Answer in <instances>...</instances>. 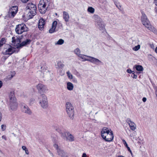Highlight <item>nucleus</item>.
<instances>
[{
	"mask_svg": "<svg viewBox=\"0 0 157 157\" xmlns=\"http://www.w3.org/2000/svg\"><path fill=\"white\" fill-rule=\"evenodd\" d=\"M101 135L102 138L106 142L112 141L113 139L112 131L106 127H103L101 132Z\"/></svg>",
	"mask_w": 157,
	"mask_h": 157,
	"instance_id": "nucleus-1",
	"label": "nucleus"
},
{
	"mask_svg": "<svg viewBox=\"0 0 157 157\" xmlns=\"http://www.w3.org/2000/svg\"><path fill=\"white\" fill-rule=\"evenodd\" d=\"M9 98V105L12 111L16 110L17 108L18 104L13 91H11L10 92Z\"/></svg>",
	"mask_w": 157,
	"mask_h": 157,
	"instance_id": "nucleus-2",
	"label": "nucleus"
},
{
	"mask_svg": "<svg viewBox=\"0 0 157 157\" xmlns=\"http://www.w3.org/2000/svg\"><path fill=\"white\" fill-rule=\"evenodd\" d=\"M26 8L29 10L27 14L29 19L32 18L36 14V5L32 3H29L26 6Z\"/></svg>",
	"mask_w": 157,
	"mask_h": 157,
	"instance_id": "nucleus-3",
	"label": "nucleus"
},
{
	"mask_svg": "<svg viewBox=\"0 0 157 157\" xmlns=\"http://www.w3.org/2000/svg\"><path fill=\"white\" fill-rule=\"evenodd\" d=\"M49 1L48 0H40L38 5L40 12L41 14L46 12L48 6Z\"/></svg>",
	"mask_w": 157,
	"mask_h": 157,
	"instance_id": "nucleus-4",
	"label": "nucleus"
},
{
	"mask_svg": "<svg viewBox=\"0 0 157 157\" xmlns=\"http://www.w3.org/2000/svg\"><path fill=\"white\" fill-rule=\"evenodd\" d=\"M67 113L70 118L73 120L74 118V108L72 104L69 102H67L65 104Z\"/></svg>",
	"mask_w": 157,
	"mask_h": 157,
	"instance_id": "nucleus-5",
	"label": "nucleus"
},
{
	"mask_svg": "<svg viewBox=\"0 0 157 157\" xmlns=\"http://www.w3.org/2000/svg\"><path fill=\"white\" fill-rule=\"evenodd\" d=\"M38 101L41 106L43 109H46L48 107V101L46 95L42 94L38 98Z\"/></svg>",
	"mask_w": 157,
	"mask_h": 157,
	"instance_id": "nucleus-6",
	"label": "nucleus"
},
{
	"mask_svg": "<svg viewBox=\"0 0 157 157\" xmlns=\"http://www.w3.org/2000/svg\"><path fill=\"white\" fill-rule=\"evenodd\" d=\"M94 17L96 22V26L97 27L101 30L102 32H103L105 30V26L102 19L99 17L98 15H94Z\"/></svg>",
	"mask_w": 157,
	"mask_h": 157,
	"instance_id": "nucleus-7",
	"label": "nucleus"
},
{
	"mask_svg": "<svg viewBox=\"0 0 157 157\" xmlns=\"http://www.w3.org/2000/svg\"><path fill=\"white\" fill-rule=\"evenodd\" d=\"M15 30L17 33L21 34L24 32L27 31L28 28L24 24H21L16 25Z\"/></svg>",
	"mask_w": 157,
	"mask_h": 157,
	"instance_id": "nucleus-8",
	"label": "nucleus"
},
{
	"mask_svg": "<svg viewBox=\"0 0 157 157\" xmlns=\"http://www.w3.org/2000/svg\"><path fill=\"white\" fill-rule=\"evenodd\" d=\"M61 136L64 139L70 142H72L75 140L74 136L68 131L61 133Z\"/></svg>",
	"mask_w": 157,
	"mask_h": 157,
	"instance_id": "nucleus-9",
	"label": "nucleus"
},
{
	"mask_svg": "<svg viewBox=\"0 0 157 157\" xmlns=\"http://www.w3.org/2000/svg\"><path fill=\"white\" fill-rule=\"evenodd\" d=\"M20 105L21 110L22 112L29 115L32 114V112L27 105L23 102L21 103Z\"/></svg>",
	"mask_w": 157,
	"mask_h": 157,
	"instance_id": "nucleus-10",
	"label": "nucleus"
},
{
	"mask_svg": "<svg viewBox=\"0 0 157 157\" xmlns=\"http://www.w3.org/2000/svg\"><path fill=\"white\" fill-rule=\"evenodd\" d=\"M142 14L141 21L143 25L147 28L151 25L150 22L148 19L147 16L143 12H142Z\"/></svg>",
	"mask_w": 157,
	"mask_h": 157,
	"instance_id": "nucleus-11",
	"label": "nucleus"
},
{
	"mask_svg": "<svg viewBox=\"0 0 157 157\" xmlns=\"http://www.w3.org/2000/svg\"><path fill=\"white\" fill-rule=\"evenodd\" d=\"M18 11V7L17 6H13L10 8L9 12V16L10 18H13Z\"/></svg>",
	"mask_w": 157,
	"mask_h": 157,
	"instance_id": "nucleus-12",
	"label": "nucleus"
},
{
	"mask_svg": "<svg viewBox=\"0 0 157 157\" xmlns=\"http://www.w3.org/2000/svg\"><path fill=\"white\" fill-rule=\"evenodd\" d=\"M38 91L40 93L44 92L46 89V86L44 84L39 83L36 86Z\"/></svg>",
	"mask_w": 157,
	"mask_h": 157,
	"instance_id": "nucleus-13",
	"label": "nucleus"
},
{
	"mask_svg": "<svg viewBox=\"0 0 157 157\" xmlns=\"http://www.w3.org/2000/svg\"><path fill=\"white\" fill-rule=\"evenodd\" d=\"M87 57L90 58L88 59V61L95 64L99 65L101 63V61L98 59L90 56H87Z\"/></svg>",
	"mask_w": 157,
	"mask_h": 157,
	"instance_id": "nucleus-14",
	"label": "nucleus"
},
{
	"mask_svg": "<svg viewBox=\"0 0 157 157\" xmlns=\"http://www.w3.org/2000/svg\"><path fill=\"white\" fill-rule=\"evenodd\" d=\"M126 122L128 124L131 130L134 131L136 129V126L135 123L131 121L130 119L128 118L126 120Z\"/></svg>",
	"mask_w": 157,
	"mask_h": 157,
	"instance_id": "nucleus-15",
	"label": "nucleus"
},
{
	"mask_svg": "<svg viewBox=\"0 0 157 157\" xmlns=\"http://www.w3.org/2000/svg\"><path fill=\"white\" fill-rule=\"evenodd\" d=\"M31 42V40L29 38L26 39L22 43L20 44L17 46V48H21L29 44Z\"/></svg>",
	"mask_w": 157,
	"mask_h": 157,
	"instance_id": "nucleus-16",
	"label": "nucleus"
},
{
	"mask_svg": "<svg viewBox=\"0 0 157 157\" xmlns=\"http://www.w3.org/2000/svg\"><path fill=\"white\" fill-rule=\"evenodd\" d=\"M15 51L14 49L13 48L10 47L4 51L3 52V54L5 55H11Z\"/></svg>",
	"mask_w": 157,
	"mask_h": 157,
	"instance_id": "nucleus-17",
	"label": "nucleus"
},
{
	"mask_svg": "<svg viewBox=\"0 0 157 157\" xmlns=\"http://www.w3.org/2000/svg\"><path fill=\"white\" fill-rule=\"evenodd\" d=\"M57 24V22L56 21H54L53 22L52 24V28L49 30V32L50 33H52L55 31V30L56 28Z\"/></svg>",
	"mask_w": 157,
	"mask_h": 157,
	"instance_id": "nucleus-18",
	"label": "nucleus"
},
{
	"mask_svg": "<svg viewBox=\"0 0 157 157\" xmlns=\"http://www.w3.org/2000/svg\"><path fill=\"white\" fill-rule=\"evenodd\" d=\"M45 24V21L43 18L40 19L39 21L38 28L40 30H42L44 28Z\"/></svg>",
	"mask_w": 157,
	"mask_h": 157,
	"instance_id": "nucleus-19",
	"label": "nucleus"
},
{
	"mask_svg": "<svg viewBox=\"0 0 157 157\" xmlns=\"http://www.w3.org/2000/svg\"><path fill=\"white\" fill-rule=\"evenodd\" d=\"M63 19L66 22H68L70 18L68 13L65 11H63Z\"/></svg>",
	"mask_w": 157,
	"mask_h": 157,
	"instance_id": "nucleus-20",
	"label": "nucleus"
},
{
	"mask_svg": "<svg viewBox=\"0 0 157 157\" xmlns=\"http://www.w3.org/2000/svg\"><path fill=\"white\" fill-rule=\"evenodd\" d=\"M57 151L58 155L61 157H67L65 152L60 149H58Z\"/></svg>",
	"mask_w": 157,
	"mask_h": 157,
	"instance_id": "nucleus-21",
	"label": "nucleus"
},
{
	"mask_svg": "<svg viewBox=\"0 0 157 157\" xmlns=\"http://www.w3.org/2000/svg\"><path fill=\"white\" fill-rule=\"evenodd\" d=\"M74 88L73 84L70 82H68L67 83V88L69 90H72Z\"/></svg>",
	"mask_w": 157,
	"mask_h": 157,
	"instance_id": "nucleus-22",
	"label": "nucleus"
},
{
	"mask_svg": "<svg viewBox=\"0 0 157 157\" xmlns=\"http://www.w3.org/2000/svg\"><path fill=\"white\" fill-rule=\"evenodd\" d=\"M147 28L150 31L157 34V30L151 25L148 27Z\"/></svg>",
	"mask_w": 157,
	"mask_h": 157,
	"instance_id": "nucleus-23",
	"label": "nucleus"
},
{
	"mask_svg": "<svg viewBox=\"0 0 157 157\" xmlns=\"http://www.w3.org/2000/svg\"><path fill=\"white\" fill-rule=\"evenodd\" d=\"M12 42L14 43L15 44H18L19 42H20V39L18 38H17L16 39L14 37H13L12 38Z\"/></svg>",
	"mask_w": 157,
	"mask_h": 157,
	"instance_id": "nucleus-24",
	"label": "nucleus"
},
{
	"mask_svg": "<svg viewBox=\"0 0 157 157\" xmlns=\"http://www.w3.org/2000/svg\"><path fill=\"white\" fill-rule=\"evenodd\" d=\"M87 56H86L82 54H80L78 56L82 59L83 61H88V59H87L86 57H87Z\"/></svg>",
	"mask_w": 157,
	"mask_h": 157,
	"instance_id": "nucleus-25",
	"label": "nucleus"
},
{
	"mask_svg": "<svg viewBox=\"0 0 157 157\" xmlns=\"http://www.w3.org/2000/svg\"><path fill=\"white\" fill-rule=\"evenodd\" d=\"M135 67L137 71H142L143 70V68L142 66L140 65H136Z\"/></svg>",
	"mask_w": 157,
	"mask_h": 157,
	"instance_id": "nucleus-26",
	"label": "nucleus"
},
{
	"mask_svg": "<svg viewBox=\"0 0 157 157\" xmlns=\"http://www.w3.org/2000/svg\"><path fill=\"white\" fill-rule=\"evenodd\" d=\"M64 43V40L62 39H59L58 41L55 43V45H62Z\"/></svg>",
	"mask_w": 157,
	"mask_h": 157,
	"instance_id": "nucleus-27",
	"label": "nucleus"
},
{
	"mask_svg": "<svg viewBox=\"0 0 157 157\" xmlns=\"http://www.w3.org/2000/svg\"><path fill=\"white\" fill-rule=\"evenodd\" d=\"M87 11L90 13H93L94 12V9L92 7H90L88 8Z\"/></svg>",
	"mask_w": 157,
	"mask_h": 157,
	"instance_id": "nucleus-28",
	"label": "nucleus"
},
{
	"mask_svg": "<svg viewBox=\"0 0 157 157\" xmlns=\"http://www.w3.org/2000/svg\"><path fill=\"white\" fill-rule=\"evenodd\" d=\"M67 75L68 77V78L71 79H72L73 78V75H72L71 74L70 72L69 71H68L66 72Z\"/></svg>",
	"mask_w": 157,
	"mask_h": 157,
	"instance_id": "nucleus-29",
	"label": "nucleus"
},
{
	"mask_svg": "<svg viewBox=\"0 0 157 157\" xmlns=\"http://www.w3.org/2000/svg\"><path fill=\"white\" fill-rule=\"evenodd\" d=\"M74 52H75V53L76 54V55L77 56H78L80 55V50L79 49V48H77L76 49H75V50L74 51Z\"/></svg>",
	"mask_w": 157,
	"mask_h": 157,
	"instance_id": "nucleus-30",
	"label": "nucleus"
},
{
	"mask_svg": "<svg viewBox=\"0 0 157 157\" xmlns=\"http://www.w3.org/2000/svg\"><path fill=\"white\" fill-rule=\"evenodd\" d=\"M16 74L15 72L14 71L11 72L10 75L9 76L8 78L9 79H11L13 76H14Z\"/></svg>",
	"mask_w": 157,
	"mask_h": 157,
	"instance_id": "nucleus-31",
	"label": "nucleus"
},
{
	"mask_svg": "<svg viewBox=\"0 0 157 157\" xmlns=\"http://www.w3.org/2000/svg\"><path fill=\"white\" fill-rule=\"evenodd\" d=\"M140 45L139 44L137 46H135V47L132 48L133 50L135 51H136L139 50L140 48Z\"/></svg>",
	"mask_w": 157,
	"mask_h": 157,
	"instance_id": "nucleus-32",
	"label": "nucleus"
},
{
	"mask_svg": "<svg viewBox=\"0 0 157 157\" xmlns=\"http://www.w3.org/2000/svg\"><path fill=\"white\" fill-rule=\"evenodd\" d=\"M5 43V40L4 38H2L0 40V45L2 46Z\"/></svg>",
	"mask_w": 157,
	"mask_h": 157,
	"instance_id": "nucleus-33",
	"label": "nucleus"
},
{
	"mask_svg": "<svg viewBox=\"0 0 157 157\" xmlns=\"http://www.w3.org/2000/svg\"><path fill=\"white\" fill-rule=\"evenodd\" d=\"M88 103L90 105H92L94 104V100L91 98H89L88 100Z\"/></svg>",
	"mask_w": 157,
	"mask_h": 157,
	"instance_id": "nucleus-34",
	"label": "nucleus"
},
{
	"mask_svg": "<svg viewBox=\"0 0 157 157\" xmlns=\"http://www.w3.org/2000/svg\"><path fill=\"white\" fill-rule=\"evenodd\" d=\"M54 147L57 150V151H58V149H60L57 144H55L54 145Z\"/></svg>",
	"mask_w": 157,
	"mask_h": 157,
	"instance_id": "nucleus-35",
	"label": "nucleus"
},
{
	"mask_svg": "<svg viewBox=\"0 0 157 157\" xmlns=\"http://www.w3.org/2000/svg\"><path fill=\"white\" fill-rule=\"evenodd\" d=\"M6 125H4V124H2L1 125V128L3 131H4L6 129Z\"/></svg>",
	"mask_w": 157,
	"mask_h": 157,
	"instance_id": "nucleus-36",
	"label": "nucleus"
},
{
	"mask_svg": "<svg viewBox=\"0 0 157 157\" xmlns=\"http://www.w3.org/2000/svg\"><path fill=\"white\" fill-rule=\"evenodd\" d=\"M122 141H123V143L124 144V145L126 147H128V144H127L126 142L124 140H122Z\"/></svg>",
	"mask_w": 157,
	"mask_h": 157,
	"instance_id": "nucleus-37",
	"label": "nucleus"
},
{
	"mask_svg": "<svg viewBox=\"0 0 157 157\" xmlns=\"http://www.w3.org/2000/svg\"><path fill=\"white\" fill-rule=\"evenodd\" d=\"M127 72L129 73H131L132 72H134V71H132V70L130 69H128L127 70Z\"/></svg>",
	"mask_w": 157,
	"mask_h": 157,
	"instance_id": "nucleus-38",
	"label": "nucleus"
},
{
	"mask_svg": "<svg viewBox=\"0 0 157 157\" xmlns=\"http://www.w3.org/2000/svg\"><path fill=\"white\" fill-rule=\"evenodd\" d=\"M133 74V75H132L131 76L134 78H137V75L134 74V72L132 74Z\"/></svg>",
	"mask_w": 157,
	"mask_h": 157,
	"instance_id": "nucleus-39",
	"label": "nucleus"
},
{
	"mask_svg": "<svg viewBox=\"0 0 157 157\" xmlns=\"http://www.w3.org/2000/svg\"><path fill=\"white\" fill-rule=\"evenodd\" d=\"M56 130L58 132H59L60 133V135H61V133H63V132H62L61 131V130H60V129H59V128H57L56 129Z\"/></svg>",
	"mask_w": 157,
	"mask_h": 157,
	"instance_id": "nucleus-40",
	"label": "nucleus"
},
{
	"mask_svg": "<svg viewBox=\"0 0 157 157\" xmlns=\"http://www.w3.org/2000/svg\"><path fill=\"white\" fill-rule=\"evenodd\" d=\"M150 47L153 49H154V48L155 47L153 44H150Z\"/></svg>",
	"mask_w": 157,
	"mask_h": 157,
	"instance_id": "nucleus-41",
	"label": "nucleus"
},
{
	"mask_svg": "<svg viewBox=\"0 0 157 157\" xmlns=\"http://www.w3.org/2000/svg\"><path fill=\"white\" fill-rule=\"evenodd\" d=\"M48 151L49 152L50 154L52 157H54V155L53 153L51 152L50 150H48Z\"/></svg>",
	"mask_w": 157,
	"mask_h": 157,
	"instance_id": "nucleus-42",
	"label": "nucleus"
},
{
	"mask_svg": "<svg viewBox=\"0 0 157 157\" xmlns=\"http://www.w3.org/2000/svg\"><path fill=\"white\" fill-rule=\"evenodd\" d=\"M2 139H4L5 140H6V137L5 135H3L2 136Z\"/></svg>",
	"mask_w": 157,
	"mask_h": 157,
	"instance_id": "nucleus-43",
	"label": "nucleus"
},
{
	"mask_svg": "<svg viewBox=\"0 0 157 157\" xmlns=\"http://www.w3.org/2000/svg\"><path fill=\"white\" fill-rule=\"evenodd\" d=\"M127 148L128 150V151L131 153V154L132 155V152L131 151V150L130 147H128Z\"/></svg>",
	"mask_w": 157,
	"mask_h": 157,
	"instance_id": "nucleus-44",
	"label": "nucleus"
},
{
	"mask_svg": "<svg viewBox=\"0 0 157 157\" xmlns=\"http://www.w3.org/2000/svg\"><path fill=\"white\" fill-rule=\"evenodd\" d=\"M22 149L23 150L25 151L27 149L25 146H22Z\"/></svg>",
	"mask_w": 157,
	"mask_h": 157,
	"instance_id": "nucleus-45",
	"label": "nucleus"
},
{
	"mask_svg": "<svg viewBox=\"0 0 157 157\" xmlns=\"http://www.w3.org/2000/svg\"><path fill=\"white\" fill-rule=\"evenodd\" d=\"M147 100V98L145 97H144L142 99V101L144 102H145Z\"/></svg>",
	"mask_w": 157,
	"mask_h": 157,
	"instance_id": "nucleus-46",
	"label": "nucleus"
},
{
	"mask_svg": "<svg viewBox=\"0 0 157 157\" xmlns=\"http://www.w3.org/2000/svg\"><path fill=\"white\" fill-rule=\"evenodd\" d=\"M87 157L86 154L85 153H83V154H82V157Z\"/></svg>",
	"mask_w": 157,
	"mask_h": 157,
	"instance_id": "nucleus-47",
	"label": "nucleus"
},
{
	"mask_svg": "<svg viewBox=\"0 0 157 157\" xmlns=\"http://www.w3.org/2000/svg\"><path fill=\"white\" fill-rule=\"evenodd\" d=\"M25 153L27 154V155H28L29 154V151L28 150V149H26V150H25Z\"/></svg>",
	"mask_w": 157,
	"mask_h": 157,
	"instance_id": "nucleus-48",
	"label": "nucleus"
},
{
	"mask_svg": "<svg viewBox=\"0 0 157 157\" xmlns=\"http://www.w3.org/2000/svg\"><path fill=\"white\" fill-rule=\"evenodd\" d=\"M2 84H3V83H2V82L1 81H0V88L2 86Z\"/></svg>",
	"mask_w": 157,
	"mask_h": 157,
	"instance_id": "nucleus-49",
	"label": "nucleus"
},
{
	"mask_svg": "<svg viewBox=\"0 0 157 157\" xmlns=\"http://www.w3.org/2000/svg\"><path fill=\"white\" fill-rule=\"evenodd\" d=\"M154 3L155 5L157 6V0H154Z\"/></svg>",
	"mask_w": 157,
	"mask_h": 157,
	"instance_id": "nucleus-50",
	"label": "nucleus"
},
{
	"mask_svg": "<svg viewBox=\"0 0 157 157\" xmlns=\"http://www.w3.org/2000/svg\"><path fill=\"white\" fill-rule=\"evenodd\" d=\"M155 51L156 53H157V47L155 48Z\"/></svg>",
	"mask_w": 157,
	"mask_h": 157,
	"instance_id": "nucleus-51",
	"label": "nucleus"
},
{
	"mask_svg": "<svg viewBox=\"0 0 157 157\" xmlns=\"http://www.w3.org/2000/svg\"><path fill=\"white\" fill-rule=\"evenodd\" d=\"M116 6H117V7L118 8H119H119L121 7V6H117V5H116Z\"/></svg>",
	"mask_w": 157,
	"mask_h": 157,
	"instance_id": "nucleus-52",
	"label": "nucleus"
},
{
	"mask_svg": "<svg viewBox=\"0 0 157 157\" xmlns=\"http://www.w3.org/2000/svg\"><path fill=\"white\" fill-rule=\"evenodd\" d=\"M34 101V99H32V101L30 102V103H31L33 101Z\"/></svg>",
	"mask_w": 157,
	"mask_h": 157,
	"instance_id": "nucleus-53",
	"label": "nucleus"
},
{
	"mask_svg": "<svg viewBox=\"0 0 157 157\" xmlns=\"http://www.w3.org/2000/svg\"><path fill=\"white\" fill-rule=\"evenodd\" d=\"M118 157H124V156L122 155H120L118 156Z\"/></svg>",
	"mask_w": 157,
	"mask_h": 157,
	"instance_id": "nucleus-54",
	"label": "nucleus"
},
{
	"mask_svg": "<svg viewBox=\"0 0 157 157\" xmlns=\"http://www.w3.org/2000/svg\"><path fill=\"white\" fill-rule=\"evenodd\" d=\"M64 66V65L63 64H62V65H61V67H63Z\"/></svg>",
	"mask_w": 157,
	"mask_h": 157,
	"instance_id": "nucleus-55",
	"label": "nucleus"
},
{
	"mask_svg": "<svg viewBox=\"0 0 157 157\" xmlns=\"http://www.w3.org/2000/svg\"><path fill=\"white\" fill-rule=\"evenodd\" d=\"M130 136H132L131 135H130Z\"/></svg>",
	"mask_w": 157,
	"mask_h": 157,
	"instance_id": "nucleus-56",
	"label": "nucleus"
},
{
	"mask_svg": "<svg viewBox=\"0 0 157 157\" xmlns=\"http://www.w3.org/2000/svg\"><path fill=\"white\" fill-rule=\"evenodd\" d=\"M129 131H130V130H129Z\"/></svg>",
	"mask_w": 157,
	"mask_h": 157,
	"instance_id": "nucleus-57",
	"label": "nucleus"
}]
</instances>
